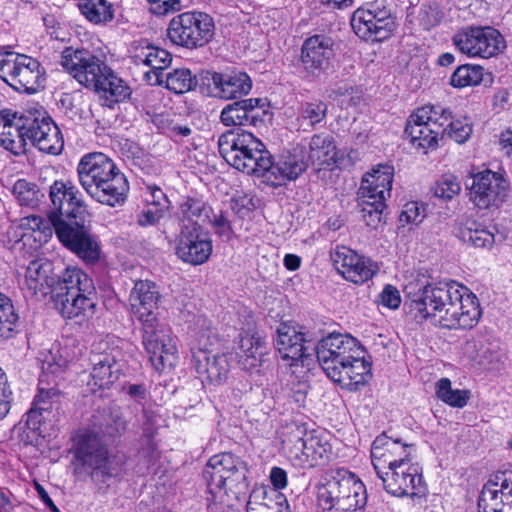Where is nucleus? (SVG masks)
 <instances>
[{"instance_id": "1", "label": "nucleus", "mask_w": 512, "mask_h": 512, "mask_svg": "<svg viewBox=\"0 0 512 512\" xmlns=\"http://www.w3.org/2000/svg\"><path fill=\"white\" fill-rule=\"evenodd\" d=\"M407 297L416 318H431L442 328H472L481 316L475 295L456 281L429 283L417 289L409 285Z\"/></svg>"}, {"instance_id": "2", "label": "nucleus", "mask_w": 512, "mask_h": 512, "mask_svg": "<svg viewBox=\"0 0 512 512\" xmlns=\"http://www.w3.org/2000/svg\"><path fill=\"white\" fill-rule=\"evenodd\" d=\"M160 299L158 285L150 280L135 281L128 298L131 314L141 323L145 350L158 371L173 368L178 360L176 343L158 320Z\"/></svg>"}, {"instance_id": "3", "label": "nucleus", "mask_w": 512, "mask_h": 512, "mask_svg": "<svg viewBox=\"0 0 512 512\" xmlns=\"http://www.w3.org/2000/svg\"><path fill=\"white\" fill-rule=\"evenodd\" d=\"M317 359L332 381L349 391L365 386L372 376V364L361 343L349 334L331 333L316 346Z\"/></svg>"}, {"instance_id": "4", "label": "nucleus", "mask_w": 512, "mask_h": 512, "mask_svg": "<svg viewBox=\"0 0 512 512\" xmlns=\"http://www.w3.org/2000/svg\"><path fill=\"white\" fill-rule=\"evenodd\" d=\"M77 174L81 187L98 203L115 207L126 201L128 180L105 154L84 155L78 163Z\"/></svg>"}, {"instance_id": "5", "label": "nucleus", "mask_w": 512, "mask_h": 512, "mask_svg": "<svg viewBox=\"0 0 512 512\" xmlns=\"http://www.w3.org/2000/svg\"><path fill=\"white\" fill-rule=\"evenodd\" d=\"M219 152L235 169L261 177L268 165L269 151L251 132L243 129L223 133L218 139Z\"/></svg>"}, {"instance_id": "6", "label": "nucleus", "mask_w": 512, "mask_h": 512, "mask_svg": "<svg viewBox=\"0 0 512 512\" xmlns=\"http://www.w3.org/2000/svg\"><path fill=\"white\" fill-rule=\"evenodd\" d=\"M214 29V21L207 13L184 12L170 20L167 36L176 45L196 49L212 40Z\"/></svg>"}, {"instance_id": "7", "label": "nucleus", "mask_w": 512, "mask_h": 512, "mask_svg": "<svg viewBox=\"0 0 512 512\" xmlns=\"http://www.w3.org/2000/svg\"><path fill=\"white\" fill-rule=\"evenodd\" d=\"M0 78L18 92L33 94L44 82L40 63L27 55L0 53Z\"/></svg>"}, {"instance_id": "8", "label": "nucleus", "mask_w": 512, "mask_h": 512, "mask_svg": "<svg viewBox=\"0 0 512 512\" xmlns=\"http://www.w3.org/2000/svg\"><path fill=\"white\" fill-rule=\"evenodd\" d=\"M283 443L291 459L302 468H312L324 464L329 458L330 445L314 431H307L304 426L294 425L290 428Z\"/></svg>"}, {"instance_id": "9", "label": "nucleus", "mask_w": 512, "mask_h": 512, "mask_svg": "<svg viewBox=\"0 0 512 512\" xmlns=\"http://www.w3.org/2000/svg\"><path fill=\"white\" fill-rule=\"evenodd\" d=\"M452 43L460 53L472 58L488 59L505 48L501 33L490 26L462 28L452 36Z\"/></svg>"}, {"instance_id": "10", "label": "nucleus", "mask_w": 512, "mask_h": 512, "mask_svg": "<svg viewBox=\"0 0 512 512\" xmlns=\"http://www.w3.org/2000/svg\"><path fill=\"white\" fill-rule=\"evenodd\" d=\"M52 226L63 246L87 263L98 261L100 246L89 228L77 219L66 220L56 215L52 218Z\"/></svg>"}, {"instance_id": "11", "label": "nucleus", "mask_w": 512, "mask_h": 512, "mask_svg": "<svg viewBox=\"0 0 512 512\" xmlns=\"http://www.w3.org/2000/svg\"><path fill=\"white\" fill-rule=\"evenodd\" d=\"M246 463L238 456L224 452L212 456L203 471L210 493L232 489L246 479Z\"/></svg>"}, {"instance_id": "12", "label": "nucleus", "mask_w": 512, "mask_h": 512, "mask_svg": "<svg viewBox=\"0 0 512 512\" xmlns=\"http://www.w3.org/2000/svg\"><path fill=\"white\" fill-rule=\"evenodd\" d=\"M439 110L440 106H423L410 115L405 133L415 147L432 149L438 145V139L443 138Z\"/></svg>"}, {"instance_id": "13", "label": "nucleus", "mask_w": 512, "mask_h": 512, "mask_svg": "<svg viewBox=\"0 0 512 512\" xmlns=\"http://www.w3.org/2000/svg\"><path fill=\"white\" fill-rule=\"evenodd\" d=\"M306 154L307 151L303 145H297L283 152L276 161H273L269 153L268 165H265L260 178L272 187H280L296 180L308 168Z\"/></svg>"}, {"instance_id": "14", "label": "nucleus", "mask_w": 512, "mask_h": 512, "mask_svg": "<svg viewBox=\"0 0 512 512\" xmlns=\"http://www.w3.org/2000/svg\"><path fill=\"white\" fill-rule=\"evenodd\" d=\"M62 67L81 85L94 89L107 69L99 57L85 49L67 47L61 54Z\"/></svg>"}, {"instance_id": "15", "label": "nucleus", "mask_w": 512, "mask_h": 512, "mask_svg": "<svg viewBox=\"0 0 512 512\" xmlns=\"http://www.w3.org/2000/svg\"><path fill=\"white\" fill-rule=\"evenodd\" d=\"M385 490L396 497H414L425 492L422 470L411 457L378 475Z\"/></svg>"}, {"instance_id": "16", "label": "nucleus", "mask_w": 512, "mask_h": 512, "mask_svg": "<svg viewBox=\"0 0 512 512\" xmlns=\"http://www.w3.org/2000/svg\"><path fill=\"white\" fill-rule=\"evenodd\" d=\"M469 200L479 209L498 207L503 202L507 183L498 172L486 169L472 176L468 187Z\"/></svg>"}, {"instance_id": "17", "label": "nucleus", "mask_w": 512, "mask_h": 512, "mask_svg": "<svg viewBox=\"0 0 512 512\" xmlns=\"http://www.w3.org/2000/svg\"><path fill=\"white\" fill-rule=\"evenodd\" d=\"M330 258L337 272L354 284L368 281L378 271L374 262L346 246H336L331 250Z\"/></svg>"}, {"instance_id": "18", "label": "nucleus", "mask_w": 512, "mask_h": 512, "mask_svg": "<svg viewBox=\"0 0 512 512\" xmlns=\"http://www.w3.org/2000/svg\"><path fill=\"white\" fill-rule=\"evenodd\" d=\"M49 197L52 204L49 213L51 224L54 215L71 220L82 218L87 212L81 193L70 181H55L49 188Z\"/></svg>"}, {"instance_id": "19", "label": "nucleus", "mask_w": 512, "mask_h": 512, "mask_svg": "<svg viewBox=\"0 0 512 512\" xmlns=\"http://www.w3.org/2000/svg\"><path fill=\"white\" fill-rule=\"evenodd\" d=\"M267 115V103L264 98L237 99L227 104L220 113L224 126H253L264 122Z\"/></svg>"}, {"instance_id": "20", "label": "nucleus", "mask_w": 512, "mask_h": 512, "mask_svg": "<svg viewBox=\"0 0 512 512\" xmlns=\"http://www.w3.org/2000/svg\"><path fill=\"white\" fill-rule=\"evenodd\" d=\"M212 253V241L200 226H186L179 236L176 255L183 262L191 265L205 263Z\"/></svg>"}, {"instance_id": "21", "label": "nucleus", "mask_w": 512, "mask_h": 512, "mask_svg": "<svg viewBox=\"0 0 512 512\" xmlns=\"http://www.w3.org/2000/svg\"><path fill=\"white\" fill-rule=\"evenodd\" d=\"M411 450L410 445L391 439L385 433L377 436L371 446V460L377 476L408 460Z\"/></svg>"}, {"instance_id": "22", "label": "nucleus", "mask_w": 512, "mask_h": 512, "mask_svg": "<svg viewBox=\"0 0 512 512\" xmlns=\"http://www.w3.org/2000/svg\"><path fill=\"white\" fill-rule=\"evenodd\" d=\"M334 55L333 40L325 35H314L302 45L301 64L308 74L317 76L328 69Z\"/></svg>"}, {"instance_id": "23", "label": "nucleus", "mask_w": 512, "mask_h": 512, "mask_svg": "<svg viewBox=\"0 0 512 512\" xmlns=\"http://www.w3.org/2000/svg\"><path fill=\"white\" fill-rule=\"evenodd\" d=\"M121 352L118 349H111L110 352L94 354L90 361L92 370L89 385L95 388H109L114 384L122 373Z\"/></svg>"}, {"instance_id": "24", "label": "nucleus", "mask_w": 512, "mask_h": 512, "mask_svg": "<svg viewBox=\"0 0 512 512\" xmlns=\"http://www.w3.org/2000/svg\"><path fill=\"white\" fill-rule=\"evenodd\" d=\"M210 85L215 97L223 100H237L249 94L252 89V80L242 71L214 72L210 78Z\"/></svg>"}, {"instance_id": "25", "label": "nucleus", "mask_w": 512, "mask_h": 512, "mask_svg": "<svg viewBox=\"0 0 512 512\" xmlns=\"http://www.w3.org/2000/svg\"><path fill=\"white\" fill-rule=\"evenodd\" d=\"M132 60L136 65H145L151 70L144 72V80L150 85H162L164 82L163 70L168 68L172 61L171 54L155 46H140L135 49Z\"/></svg>"}, {"instance_id": "26", "label": "nucleus", "mask_w": 512, "mask_h": 512, "mask_svg": "<svg viewBox=\"0 0 512 512\" xmlns=\"http://www.w3.org/2000/svg\"><path fill=\"white\" fill-rule=\"evenodd\" d=\"M192 366L203 383L214 385L221 384L229 372V363L225 355L200 349L193 351Z\"/></svg>"}, {"instance_id": "27", "label": "nucleus", "mask_w": 512, "mask_h": 512, "mask_svg": "<svg viewBox=\"0 0 512 512\" xmlns=\"http://www.w3.org/2000/svg\"><path fill=\"white\" fill-rule=\"evenodd\" d=\"M394 168L388 164H379L367 172L360 186V198L386 200L391 195Z\"/></svg>"}, {"instance_id": "28", "label": "nucleus", "mask_w": 512, "mask_h": 512, "mask_svg": "<svg viewBox=\"0 0 512 512\" xmlns=\"http://www.w3.org/2000/svg\"><path fill=\"white\" fill-rule=\"evenodd\" d=\"M21 112L0 111V145L15 155L26 151V138L22 129Z\"/></svg>"}, {"instance_id": "29", "label": "nucleus", "mask_w": 512, "mask_h": 512, "mask_svg": "<svg viewBox=\"0 0 512 512\" xmlns=\"http://www.w3.org/2000/svg\"><path fill=\"white\" fill-rule=\"evenodd\" d=\"M305 333L296 326L282 323L277 328L275 345L283 360L290 361L294 365L300 360L307 349Z\"/></svg>"}, {"instance_id": "30", "label": "nucleus", "mask_w": 512, "mask_h": 512, "mask_svg": "<svg viewBox=\"0 0 512 512\" xmlns=\"http://www.w3.org/2000/svg\"><path fill=\"white\" fill-rule=\"evenodd\" d=\"M75 455L85 469L92 471L105 468L108 461L107 449L93 431L80 435Z\"/></svg>"}, {"instance_id": "31", "label": "nucleus", "mask_w": 512, "mask_h": 512, "mask_svg": "<svg viewBox=\"0 0 512 512\" xmlns=\"http://www.w3.org/2000/svg\"><path fill=\"white\" fill-rule=\"evenodd\" d=\"M96 292L57 296L56 306L64 318L76 319L78 323L93 317L96 309Z\"/></svg>"}, {"instance_id": "32", "label": "nucleus", "mask_w": 512, "mask_h": 512, "mask_svg": "<svg viewBox=\"0 0 512 512\" xmlns=\"http://www.w3.org/2000/svg\"><path fill=\"white\" fill-rule=\"evenodd\" d=\"M53 265L46 259L32 260L25 273V286L31 295H45L55 282L52 276Z\"/></svg>"}, {"instance_id": "33", "label": "nucleus", "mask_w": 512, "mask_h": 512, "mask_svg": "<svg viewBox=\"0 0 512 512\" xmlns=\"http://www.w3.org/2000/svg\"><path fill=\"white\" fill-rule=\"evenodd\" d=\"M309 151L306 159L319 167L331 166L336 163L337 150L334 138L325 133L315 134L310 138Z\"/></svg>"}, {"instance_id": "34", "label": "nucleus", "mask_w": 512, "mask_h": 512, "mask_svg": "<svg viewBox=\"0 0 512 512\" xmlns=\"http://www.w3.org/2000/svg\"><path fill=\"white\" fill-rule=\"evenodd\" d=\"M265 353V341L260 336L240 335L236 354L243 369L252 370L258 367Z\"/></svg>"}, {"instance_id": "35", "label": "nucleus", "mask_w": 512, "mask_h": 512, "mask_svg": "<svg viewBox=\"0 0 512 512\" xmlns=\"http://www.w3.org/2000/svg\"><path fill=\"white\" fill-rule=\"evenodd\" d=\"M82 292L95 293L93 280L79 268H66L59 281L57 296H73V294Z\"/></svg>"}, {"instance_id": "36", "label": "nucleus", "mask_w": 512, "mask_h": 512, "mask_svg": "<svg viewBox=\"0 0 512 512\" xmlns=\"http://www.w3.org/2000/svg\"><path fill=\"white\" fill-rule=\"evenodd\" d=\"M97 84L94 90L112 103L122 102L131 95L130 87L110 67H107Z\"/></svg>"}, {"instance_id": "37", "label": "nucleus", "mask_w": 512, "mask_h": 512, "mask_svg": "<svg viewBox=\"0 0 512 512\" xmlns=\"http://www.w3.org/2000/svg\"><path fill=\"white\" fill-rule=\"evenodd\" d=\"M492 476L484 484L479 499L478 512H508L511 503L506 500Z\"/></svg>"}, {"instance_id": "38", "label": "nucleus", "mask_w": 512, "mask_h": 512, "mask_svg": "<svg viewBox=\"0 0 512 512\" xmlns=\"http://www.w3.org/2000/svg\"><path fill=\"white\" fill-rule=\"evenodd\" d=\"M341 497V480L340 470H337L335 475L326 480L325 483L320 484L317 488V504L323 512L335 510L338 512L340 508Z\"/></svg>"}, {"instance_id": "39", "label": "nucleus", "mask_w": 512, "mask_h": 512, "mask_svg": "<svg viewBox=\"0 0 512 512\" xmlns=\"http://www.w3.org/2000/svg\"><path fill=\"white\" fill-rule=\"evenodd\" d=\"M78 8L95 25H106L114 19L113 5L107 0H79Z\"/></svg>"}, {"instance_id": "40", "label": "nucleus", "mask_w": 512, "mask_h": 512, "mask_svg": "<svg viewBox=\"0 0 512 512\" xmlns=\"http://www.w3.org/2000/svg\"><path fill=\"white\" fill-rule=\"evenodd\" d=\"M212 208L202 199L185 197L179 206V215L182 222H189L200 226L209 220Z\"/></svg>"}, {"instance_id": "41", "label": "nucleus", "mask_w": 512, "mask_h": 512, "mask_svg": "<svg viewBox=\"0 0 512 512\" xmlns=\"http://www.w3.org/2000/svg\"><path fill=\"white\" fill-rule=\"evenodd\" d=\"M439 112V119L443 122L442 137L447 136L459 144L464 143L472 133V126L467 119H453L451 112L441 106Z\"/></svg>"}, {"instance_id": "42", "label": "nucleus", "mask_w": 512, "mask_h": 512, "mask_svg": "<svg viewBox=\"0 0 512 512\" xmlns=\"http://www.w3.org/2000/svg\"><path fill=\"white\" fill-rule=\"evenodd\" d=\"M457 237L476 248H491L495 242L493 233L476 222H467L465 226L460 227Z\"/></svg>"}, {"instance_id": "43", "label": "nucleus", "mask_w": 512, "mask_h": 512, "mask_svg": "<svg viewBox=\"0 0 512 512\" xmlns=\"http://www.w3.org/2000/svg\"><path fill=\"white\" fill-rule=\"evenodd\" d=\"M19 316L12 300L0 293V340H8L18 333Z\"/></svg>"}, {"instance_id": "44", "label": "nucleus", "mask_w": 512, "mask_h": 512, "mask_svg": "<svg viewBox=\"0 0 512 512\" xmlns=\"http://www.w3.org/2000/svg\"><path fill=\"white\" fill-rule=\"evenodd\" d=\"M43 130L40 136L31 142L32 145L47 154L57 155L61 153L64 142L58 126L53 121H48V126L43 127Z\"/></svg>"}, {"instance_id": "45", "label": "nucleus", "mask_w": 512, "mask_h": 512, "mask_svg": "<svg viewBox=\"0 0 512 512\" xmlns=\"http://www.w3.org/2000/svg\"><path fill=\"white\" fill-rule=\"evenodd\" d=\"M22 129L26 142H32L40 136L43 127L48 126V121H53L45 112L39 110H26L21 112Z\"/></svg>"}, {"instance_id": "46", "label": "nucleus", "mask_w": 512, "mask_h": 512, "mask_svg": "<svg viewBox=\"0 0 512 512\" xmlns=\"http://www.w3.org/2000/svg\"><path fill=\"white\" fill-rule=\"evenodd\" d=\"M194 325L195 327L192 330L194 342L191 347V353L193 354V351L197 349L211 351L209 347L213 346L216 342V336L211 327V322L203 316H198L195 319Z\"/></svg>"}, {"instance_id": "47", "label": "nucleus", "mask_w": 512, "mask_h": 512, "mask_svg": "<svg viewBox=\"0 0 512 512\" xmlns=\"http://www.w3.org/2000/svg\"><path fill=\"white\" fill-rule=\"evenodd\" d=\"M163 84H165L168 90L176 94H183L192 90L196 86L197 81L189 69L178 68L164 74Z\"/></svg>"}, {"instance_id": "48", "label": "nucleus", "mask_w": 512, "mask_h": 512, "mask_svg": "<svg viewBox=\"0 0 512 512\" xmlns=\"http://www.w3.org/2000/svg\"><path fill=\"white\" fill-rule=\"evenodd\" d=\"M437 397L452 407L463 408L469 400V391L452 389L448 378H441L436 384Z\"/></svg>"}, {"instance_id": "49", "label": "nucleus", "mask_w": 512, "mask_h": 512, "mask_svg": "<svg viewBox=\"0 0 512 512\" xmlns=\"http://www.w3.org/2000/svg\"><path fill=\"white\" fill-rule=\"evenodd\" d=\"M483 80V68L479 65L459 66L452 74L450 84L455 88L475 86Z\"/></svg>"}, {"instance_id": "50", "label": "nucleus", "mask_w": 512, "mask_h": 512, "mask_svg": "<svg viewBox=\"0 0 512 512\" xmlns=\"http://www.w3.org/2000/svg\"><path fill=\"white\" fill-rule=\"evenodd\" d=\"M47 420H50V418L32 406L26 414L22 440L27 444L36 442L38 437L42 435L41 427Z\"/></svg>"}, {"instance_id": "51", "label": "nucleus", "mask_w": 512, "mask_h": 512, "mask_svg": "<svg viewBox=\"0 0 512 512\" xmlns=\"http://www.w3.org/2000/svg\"><path fill=\"white\" fill-rule=\"evenodd\" d=\"M13 193L23 206L36 207L44 196L37 185L25 179H19L13 186Z\"/></svg>"}, {"instance_id": "52", "label": "nucleus", "mask_w": 512, "mask_h": 512, "mask_svg": "<svg viewBox=\"0 0 512 512\" xmlns=\"http://www.w3.org/2000/svg\"><path fill=\"white\" fill-rule=\"evenodd\" d=\"M433 195L439 199L449 201L461 191V183L453 174L442 175L432 186Z\"/></svg>"}, {"instance_id": "53", "label": "nucleus", "mask_w": 512, "mask_h": 512, "mask_svg": "<svg viewBox=\"0 0 512 512\" xmlns=\"http://www.w3.org/2000/svg\"><path fill=\"white\" fill-rule=\"evenodd\" d=\"M360 199L361 213L364 222L371 228H377L383 220V211L386 200Z\"/></svg>"}, {"instance_id": "54", "label": "nucleus", "mask_w": 512, "mask_h": 512, "mask_svg": "<svg viewBox=\"0 0 512 512\" xmlns=\"http://www.w3.org/2000/svg\"><path fill=\"white\" fill-rule=\"evenodd\" d=\"M60 404V394L57 390L50 388L45 389L43 387H39L38 394L36 395L33 406L43 412L48 418H51V414L54 410L59 409Z\"/></svg>"}, {"instance_id": "55", "label": "nucleus", "mask_w": 512, "mask_h": 512, "mask_svg": "<svg viewBox=\"0 0 512 512\" xmlns=\"http://www.w3.org/2000/svg\"><path fill=\"white\" fill-rule=\"evenodd\" d=\"M374 21L375 16L371 12L366 11L365 8H358L351 18V26L358 37L369 40L372 37L371 29Z\"/></svg>"}, {"instance_id": "56", "label": "nucleus", "mask_w": 512, "mask_h": 512, "mask_svg": "<svg viewBox=\"0 0 512 512\" xmlns=\"http://www.w3.org/2000/svg\"><path fill=\"white\" fill-rule=\"evenodd\" d=\"M327 114V105L322 101L305 103L300 112L299 119L306 121L310 127L320 123Z\"/></svg>"}, {"instance_id": "57", "label": "nucleus", "mask_w": 512, "mask_h": 512, "mask_svg": "<svg viewBox=\"0 0 512 512\" xmlns=\"http://www.w3.org/2000/svg\"><path fill=\"white\" fill-rule=\"evenodd\" d=\"M443 19V12L441 11L440 7L433 3V4H426L422 5L420 8L419 14H418V21L419 25L424 30H430L437 25L440 24V22Z\"/></svg>"}, {"instance_id": "58", "label": "nucleus", "mask_w": 512, "mask_h": 512, "mask_svg": "<svg viewBox=\"0 0 512 512\" xmlns=\"http://www.w3.org/2000/svg\"><path fill=\"white\" fill-rule=\"evenodd\" d=\"M68 362V358L59 354L58 350L56 353L49 351L42 359V369L44 373L58 374L64 371Z\"/></svg>"}, {"instance_id": "59", "label": "nucleus", "mask_w": 512, "mask_h": 512, "mask_svg": "<svg viewBox=\"0 0 512 512\" xmlns=\"http://www.w3.org/2000/svg\"><path fill=\"white\" fill-rule=\"evenodd\" d=\"M425 218V209L417 202H408L400 214V222L419 224Z\"/></svg>"}, {"instance_id": "60", "label": "nucleus", "mask_w": 512, "mask_h": 512, "mask_svg": "<svg viewBox=\"0 0 512 512\" xmlns=\"http://www.w3.org/2000/svg\"><path fill=\"white\" fill-rule=\"evenodd\" d=\"M491 476L498 485L497 487L504 493L506 500L511 503L507 510L512 512V471H498Z\"/></svg>"}, {"instance_id": "61", "label": "nucleus", "mask_w": 512, "mask_h": 512, "mask_svg": "<svg viewBox=\"0 0 512 512\" xmlns=\"http://www.w3.org/2000/svg\"><path fill=\"white\" fill-rule=\"evenodd\" d=\"M148 196L146 201L155 209L165 212L169 208V200L163 190L156 186H148Z\"/></svg>"}, {"instance_id": "62", "label": "nucleus", "mask_w": 512, "mask_h": 512, "mask_svg": "<svg viewBox=\"0 0 512 512\" xmlns=\"http://www.w3.org/2000/svg\"><path fill=\"white\" fill-rule=\"evenodd\" d=\"M150 10L156 15H165L169 12L180 11L181 0H147Z\"/></svg>"}, {"instance_id": "63", "label": "nucleus", "mask_w": 512, "mask_h": 512, "mask_svg": "<svg viewBox=\"0 0 512 512\" xmlns=\"http://www.w3.org/2000/svg\"><path fill=\"white\" fill-rule=\"evenodd\" d=\"M206 223H210L217 235L229 239L232 235V229L229 220L223 213L209 217Z\"/></svg>"}, {"instance_id": "64", "label": "nucleus", "mask_w": 512, "mask_h": 512, "mask_svg": "<svg viewBox=\"0 0 512 512\" xmlns=\"http://www.w3.org/2000/svg\"><path fill=\"white\" fill-rule=\"evenodd\" d=\"M380 303L387 308L397 309L401 303L399 290L392 285H386L380 294Z\"/></svg>"}]
</instances>
